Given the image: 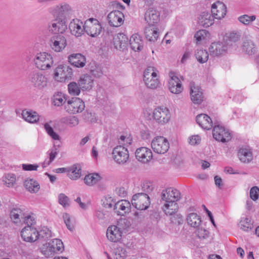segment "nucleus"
<instances>
[{
  "label": "nucleus",
  "mask_w": 259,
  "mask_h": 259,
  "mask_svg": "<svg viewBox=\"0 0 259 259\" xmlns=\"http://www.w3.org/2000/svg\"><path fill=\"white\" fill-rule=\"evenodd\" d=\"M132 205L138 210H145L150 204V197L146 193H138L133 195Z\"/></svg>",
  "instance_id": "nucleus-2"
},
{
  "label": "nucleus",
  "mask_w": 259,
  "mask_h": 259,
  "mask_svg": "<svg viewBox=\"0 0 259 259\" xmlns=\"http://www.w3.org/2000/svg\"><path fill=\"white\" fill-rule=\"evenodd\" d=\"M67 176L72 180H77L81 176V168L79 164H75L67 169Z\"/></svg>",
  "instance_id": "nucleus-39"
},
{
  "label": "nucleus",
  "mask_w": 259,
  "mask_h": 259,
  "mask_svg": "<svg viewBox=\"0 0 259 259\" xmlns=\"http://www.w3.org/2000/svg\"><path fill=\"white\" fill-rule=\"evenodd\" d=\"M59 203L64 207L69 206V198L63 193H61L58 196Z\"/></svg>",
  "instance_id": "nucleus-55"
},
{
  "label": "nucleus",
  "mask_w": 259,
  "mask_h": 259,
  "mask_svg": "<svg viewBox=\"0 0 259 259\" xmlns=\"http://www.w3.org/2000/svg\"><path fill=\"white\" fill-rule=\"evenodd\" d=\"M63 220L68 230L72 231L73 230L74 227L73 225L71 224L70 218L69 214L65 213L63 215Z\"/></svg>",
  "instance_id": "nucleus-58"
},
{
  "label": "nucleus",
  "mask_w": 259,
  "mask_h": 259,
  "mask_svg": "<svg viewBox=\"0 0 259 259\" xmlns=\"http://www.w3.org/2000/svg\"><path fill=\"white\" fill-rule=\"evenodd\" d=\"M69 93L73 96H77L80 92L81 88L75 82H71L68 85Z\"/></svg>",
  "instance_id": "nucleus-47"
},
{
  "label": "nucleus",
  "mask_w": 259,
  "mask_h": 259,
  "mask_svg": "<svg viewBox=\"0 0 259 259\" xmlns=\"http://www.w3.org/2000/svg\"><path fill=\"white\" fill-rule=\"evenodd\" d=\"M160 196L161 198L160 200V203H161L162 201H164L165 203H167L169 200H171L174 198V199L176 198H177V199H180L181 193L177 189L168 188L163 190Z\"/></svg>",
  "instance_id": "nucleus-16"
},
{
  "label": "nucleus",
  "mask_w": 259,
  "mask_h": 259,
  "mask_svg": "<svg viewBox=\"0 0 259 259\" xmlns=\"http://www.w3.org/2000/svg\"><path fill=\"white\" fill-rule=\"evenodd\" d=\"M82 118L84 121L88 123H93L96 121L94 114L88 111H85L82 114Z\"/></svg>",
  "instance_id": "nucleus-56"
},
{
  "label": "nucleus",
  "mask_w": 259,
  "mask_h": 259,
  "mask_svg": "<svg viewBox=\"0 0 259 259\" xmlns=\"http://www.w3.org/2000/svg\"><path fill=\"white\" fill-rule=\"evenodd\" d=\"M63 248V243L60 239H54L48 243V249L51 252H62Z\"/></svg>",
  "instance_id": "nucleus-37"
},
{
  "label": "nucleus",
  "mask_w": 259,
  "mask_h": 259,
  "mask_svg": "<svg viewBox=\"0 0 259 259\" xmlns=\"http://www.w3.org/2000/svg\"><path fill=\"white\" fill-rule=\"evenodd\" d=\"M180 199H172L168 202L165 203L162 207V210L167 215H172L178 210L179 207L176 202Z\"/></svg>",
  "instance_id": "nucleus-31"
},
{
  "label": "nucleus",
  "mask_w": 259,
  "mask_h": 259,
  "mask_svg": "<svg viewBox=\"0 0 259 259\" xmlns=\"http://www.w3.org/2000/svg\"><path fill=\"white\" fill-rule=\"evenodd\" d=\"M55 17V19L49 25V30L55 34L58 33L62 34L67 29L65 19L57 17Z\"/></svg>",
  "instance_id": "nucleus-13"
},
{
  "label": "nucleus",
  "mask_w": 259,
  "mask_h": 259,
  "mask_svg": "<svg viewBox=\"0 0 259 259\" xmlns=\"http://www.w3.org/2000/svg\"><path fill=\"white\" fill-rule=\"evenodd\" d=\"M114 210H116L118 215H123L124 213L131 211V204L126 200H121L117 202H114Z\"/></svg>",
  "instance_id": "nucleus-26"
},
{
  "label": "nucleus",
  "mask_w": 259,
  "mask_h": 259,
  "mask_svg": "<svg viewBox=\"0 0 259 259\" xmlns=\"http://www.w3.org/2000/svg\"><path fill=\"white\" fill-rule=\"evenodd\" d=\"M27 78L33 87L39 89L44 88L47 84V78L36 70L30 71Z\"/></svg>",
  "instance_id": "nucleus-4"
},
{
  "label": "nucleus",
  "mask_w": 259,
  "mask_h": 259,
  "mask_svg": "<svg viewBox=\"0 0 259 259\" xmlns=\"http://www.w3.org/2000/svg\"><path fill=\"white\" fill-rule=\"evenodd\" d=\"M127 36L123 33H118L113 38V43L116 49L124 51L127 49L128 44Z\"/></svg>",
  "instance_id": "nucleus-22"
},
{
  "label": "nucleus",
  "mask_w": 259,
  "mask_h": 259,
  "mask_svg": "<svg viewBox=\"0 0 259 259\" xmlns=\"http://www.w3.org/2000/svg\"><path fill=\"white\" fill-rule=\"evenodd\" d=\"M152 26L149 25V26L146 27L145 29L144 33L145 37L147 40L154 42L158 37L159 32L157 28L155 29Z\"/></svg>",
  "instance_id": "nucleus-38"
},
{
  "label": "nucleus",
  "mask_w": 259,
  "mask_h": 259,
  "mask_svg": "<svg viewBox=\"0 0 259 259\" xmlns=\"http://www.w3.org/2000/svg\"><path fill=\"white\" fill-rule=\"evenodd\" d=\"M157 76V73L154 71V68L149 66L144 72L143 79L145 81L147 78L148 79L152 77H156Z\"/></svg>",
  "instance_id": "nucleus-53"
},
{
  "label": "nucleus",
  "mask_w": 259,
  "mask_h": 259,
  "mask_svg": "<svg viewBox=\"0 0 259 259\" xmlns=\"http://www.w3.org/2000/svg\"><path fill=\"white\" fill-rule=\"evenodd\" d=\"M168 81V89L171 93L178 94L182 92L183 88L180 79L174 73L170 72Z\"/></svg>",
  "instance_id": "nucleus-19"
},
{
  "label": "nucleus",
  "mask_w": 259,
  "mask_h": 259,
  "mask_svg": "<svg viewBox=\"0 0 259 259\" xmlns=\"http://www.w3.org/2000/svg\"><path fill=\"white\" fill-rule=\"evenodd\" d=\"M73 75L72 68L66 65H59L54 72L55 78L61 82L71 79Z\"/></svg>",
  "instance_id": "nucleus-8"
},
{
  "label": "nucleus",
  "mask_w": 259,
  "mask_h": 259,
  "mask_svg": "<svg viewBox=\"0 0 259 259\" xmlns=\"http://www.w3.org/2000/svg\"><path fill=\"white\" fill-rule=\"evenodd\" d=\"M67 45L65 37L62 34H54L50 39V46L56 52H62Z\"/></svg>",
  "instance_id": "nucleus-12"
},
{
  "label": "nucleus",
  "mask_w": 259,
  "mask_h": 259,
  "mask_svg": "<svg viewBox=\"0 0 259 259\" xmlns=\"http://www.w3.org/2000/svg\"><path fill=\"white\" fill-rule=\"evenodd\" d=\"M50 12L54 16L64 19L72 13L71 7L66 3H61L58 5L51 8Z\"/></svg>",
  "instance_id": "nucleus-5"
},
{
  "label": "nucleus",
  "mask_w": 259,
  "mask_h": 259,
  "mask_svg": "<svg viewBox=\"0 0 259 259\" xmlns=\"http://www.w3.org/2000/svg\"><path fill=\"white\" fill-rule=\"evenodd\" d=\"M153 119L158 123L164 124L168 122L170 115L166 107H158L155 108L153 113Z\"/></svg>",
  "instance_id": "nucleus-11"
},
{
  "label": "nucleus",
  "mask_w": 259,
  "mask_h": 259,
  "mask_svg": "<svg viewBox=\"0 0 259 259\" xmlns=\"http://www.w3.org/2000/svg\"><path fill=\"white\" fill-rule=\"evenodd\" d=\"M88 69L95 77L100 78L103 75L102 67L95 61H92L88 64Z\"/></svg>",
  "instance_id": "nucleus-36"
},
{
  "label": "nucleus",
  "mask_w": 259,
  "mask_h": 259,
  "mask_svg": "<svg viewBox=\"0 0 259 259\" xmlns=\"http://www.w3.org/2000/svg\"><path fill=\"white\" fill-rule=\"evenodd\" d=\"M37 230L31 226H26L21 232V236L23 240L26 242H33L36 241Z\"/></svg>",
  "instance_id": "nucleus-21"
},
{
  "label": "nucleus",
  "mask_w": 259,
  "mask_h": 259,
  "mask_svg": "<svg viewBox=\"0 0 259 259\" xmlns=\"http://www.w3.org/2000/svg\"><path fill=\"white\" fill-rule=\"evenodd\" d=\"M242 48L243 51L248 55H254L257 50V48L254 42L249 39L243 40Z\"/></svg>",
  "instance_id": "nucleus-33"
},
{
  "label": "nucleus",
  "mask_w": 259,
  "mask_h": 259,
  "mask_svg": "<svg viewBox=\"0 0 259 259\" xmlns=\"http://www.w3.org/2000/svg\"><path fill=\"white\" fill-rule=\"evenodd\" d=\"M123 14L120 11L111 12L107 16L108 23L111 26L119 27L123 23Z\"/></svg>",
  "instance_id": "nucleus-18"
},
{
  "label": "nucleus",
  "mask_w": 259,
  "mask_h": 259,
  "mask_svg": "<svg viewBox=\"0 0 259 259\" xmlns=\"http://www.w3.org/2000/svg\"><path fill=\"white\" fill-rule=\"evenodd\" d=\"M259 188L256 186L252 187L250 190V197L253 200H256L258 198Z\"/></svg>",
  "instance_id": "nucleus-59"
},
{
  "label": "nucleus",
  "mask_w": 259,
  "mask_h": 259,
  "mask_svg": "<svg viewBox=\"0 0 259 259\" xmlns=\"http://www.w3.org/2000/svg\"><path fill=\"white\" fill-rule=\"evenodd\" d=\"M240 160L244 163H249L252 160V154L250 149L247 147H242L238 152Z\"/></svg>",
  "instance_id": "nucleus-32"
},
{
  "label": "nucleus",
  "mask_w": 259,
  "mask_h": 259,
  "mask_svg": "<svg viewBox=\"0 0 259 259\" xmlns=\"http://www.w3.org/2000/svg\"><path fill=\"white\" fill-rule=\"evenodd\" d=\"M229 40L230 41L236 42L240 38V35L237 32H231L229 36Z\"/></svg>",
  "instance_id": "nucleus-64"
},
{
  "label": "nucleus",
  "mask_w": 259,
  "mask_h": 259,
  "mask_svg": "<svg viewBox=\"0 0 259 259\" xmlns=\"http://www.w3.org/2000/svg\"><path fill=\"white\" fill-rule=\"evenodd\" d=\"M85 105L84 102L79 98H72L68 100L65 105L66 111L70 114H76L81 112L84 109Z\"/></svg>",
  "instance_id": "nucleus-6"
},
{
  "label": "nucleus",
  "mask_w": 259,
  "mask_h": 259,
  "mask_svg": "<svg viewBox=\"0 0 259 259\" xmlns=\"http://www.w3.org/2000/svg\"><path fill=\"white\" fill-rule=\"evenodd\" d=\"M101 179V177L97 173L89 174L84 177V182L89 186H93L97 183Z\"/></svg>",
  "instance_id": "nucleus-43"
},
{
  "label": "nucleus",
  "mask_w": 259,
  "mask_h": 259,
  "mask_svg": "<svg viewBox=\"0 0 259 259\" xmlns=\"http://www.w3.org/2000/svg\"><path fill=\"white\" fill-rule=\"evenodd\" d=\"M52 237V233L47 227H44L39 231L37 230L36 236H35L36 241L39 240L41 242L47 241Z\"/></svg>",
  "instance_id": "nucleus-40"
},
{
  "label": "nucleus",
  "mask_w": 259,
  "mask_h": 259,
  "mask_svg": "<svg viewBox=\"0 0 259 259\" xmlns=\"http://www.w3.org/2000/svg\"><path fill=\"white\" fill-rule=\"evenodd\" d=\"M24 185L26 189L31 193H36L40 188L38 182L31 179L26 180Z\"/></svg>",
  "instance_id": "nucleus-42"
},
{
  "label": "nucleus",
  "mask_w": 259,
  "mask_h": 259,
  "mask_svg": "<svg viewBox=\"0 0 259 259\" xmlns=\"http://www.w3.org/2000/svg\"><path fill=\"white\" fill-rule=\"evenodd\" d=\"M45 129L47 134L55 140H60L61 138L59 135L54 132L53 127L48 123H46L44 125Z\"/></svg>",
  "instance_id": "nucleus-50"
},
{
  "label": "nucleus",
  "mask_w": 259,
  "mask_h": 259,
  "mask_svg": "<svg viewBox=\"0 0 259 259\" xmlns=\"http://www.w3.org/2000/svg\"><path fill=\"white\" fill-rule=\"evenodd\" d=\"M54 105L60 106L66 103L68 101L67 95L58 92L54 95Z\"/></svg>",
  "instance_id": "nucleus-45"
},
{
  "label": "nucleus",
  "mask_w": 259,
  "mask_h": 259,
  "mask_svg": "<svg viewBox=\"0 0 259 259\" xmlns=\"http://www.w3.org/2000/svg\"><path fill=\"white\" fill-rule=\"evenodd\" d=\"M207 33L208 32L205 30H199L195 33L194 37L197 42L200 41L205 38Z\"/></svg>",
  "instance_id": "nucleus-57"
},
{
  "label": "nucleus",
  "mask_w": 259,
  "mask_h": 259,
  "mask_svg": "<svg viewBox=\"0 0 259 259\" xmlns=\"http://www.w3.org/2000/svg\"><path fill=\"white\" fill-rule=\"evenodd\" d=\"M21 217L22 218L24 217V214L22 213V211L20 208H14L10 213L11 218L14 220V222H18L19 219V217Z\"/></svg>",
  "instance_id": "nucleus-51"
},
{
  "label": "nucleus",
  "mask_w": 259,
  "mask_h": 259,
  "mask_svg": "<svg viewBox=\"0 0 259 259\" xmlns=\"http://www.w3.org/2000/svg\"><path fill=\"white\" fill-rule=\"evenodd\" d=\"M240 225L241 229L246 232L251 230L253 227V225L251 223L250 220L246 218L241 219L240 222Z\"/></svg>",
  "instance_id": "nucleus-49"
},
{
  "label": "nucleus",
  "mask_w": 259,
  "mask_h": 259,
  "mask_svg": "<svg viewBox=\"0 0 259 259\" xmlns=\"http://www.w3.org/2000/svg\"><path fill=\"white\" fill-rule=\"evenodd\" d=\"M22 116L23 118L26 121L30 123H36L39 121V115L33 110H26L22 111Z\"/></svg>",
  "instance_id": "nucleus-35"
},
{
  "label": "nucleus",
  "mask_w": 259,
  "mask_h": 259,
  "mask_svg": "<svg viewBox=\"0 0 259 259\" xmlns=\"http://www.w3.org/2000/svg\"><path fill=\"white\" fill-rule=\"evenodd\" d=\"M6 183L8 185V187L13 186L16 181L15 176L12 174H8L6 176Z\"/></svg>",
  "instance_id": "nucleus-61"
},
{
  "label": "nucleus",
  "mask_w": 259,
  "mask_h": 259,
  "mask_svg": "<svg viewBox=\"0 0 259 259\" xmlns=\"http://www.w3.org/2000/svg\"><path fill=\"white\" fill-rule=\"evenodd\" d=\"M195 233L200 239H205L209 236V231L202 227H197Z\"/></svg>",
  "instance_id": "nucleus-54"
},
{
  "label": "nucleus",
  "mask_w": 259,
  "mask_h": 259,
  "mask_svg": "<svg viewBox=\"0 0 259 259\" xmlns=\"http://www.w3.org/2000/svg\"><path fill=\"white\" fill-rule=\"evenodd\" d=\"M198 23L204 27H208L214 23V17L208 12H203L199 17Z\"/></svg>",
  "instance_id": "nucleus-30"
},
{
  "label": "nucleus",
  "mask_w": 259,
  "mask_h": 259,
  "mask_svg": "<svg viewBox=\"0 0 259 259\" xmlns=\"http://www.w3.org/2000/svg\"><path fill=\"white\" fill-rule=\"evenodd\" d=\"M60 121L61 123L67 124L70 127H74L79 123L78 118L75 116H69L62 117L60 119Z\"/></svg>",
  "instance_id": "nucleus-44"
},
{
  "label": "nucleus",
  "mask_w": 259,
  "mask_h": 259,
  "mask_svg": "<svg viewBox=\"0 0 259 259\" xmlns=\"http://www.w3.org/2000/svg\"><path fill=\"white\" fill-rule=\"evenodd\" d=\"M211 12L214 18L221 19L226 15L227 7L223 3L217 1L212 5Z\"/></svg>",
  "instance_id": "nucleus-15"
},
{
  "label": "nucleus",
  "mask_w": 259,
  "mask_h": 259,
  "mask_svg": "<svg viewBox=\"0 0 259 259\" xmlns=\"http://www.w3.org/2000/svg\"><path fill=\"white\" fill-rule=\"evenodd\" d=\"M171 222L175 224H181L183 222L182 215L180 214H173L171 215Z\"/></svg>",
  "instance_id": "nucleus-60"
},
{
  "label": "nucleus",
  "mask_w": 259,
  "mask_h": 259,
  "mask_svg": "<svg viewBox=\"0 0 259 259\" xmlns=\"http://www.w3.org/2000/svg\"><path fill=\"white\" fill-rule=\"evenodd\" d=\"M84 29L88 35L95 37L101 33L102 27L97 19L92 18L84 22Z\"/></svg>",
  "instance_id": "nucleus-3"
},
{
  "label": "nucleus",
  "mask_w": 259,
  "mask_h": 259,
  "mask_svg": "<svg viewBox=\"0 0 259 259\" xmlns=\"http://www.w3.org/2000/svg\"><path fill=\"white\" fill-rule=\"evenodd\" d=\"M128 42L132 49L135 51H140L143 48V41L138 34L133 35Z\"/></svg>",
  "instance_id": "nucleus-34"
},
{
  "label": "nucleus",
  "mask_w": 259,
  "mask_h": 259,
  "mask_svg": "<svg viewBox=\"0 0 259 259\" xmlns=\"http://www.w3.org/2000/svg\"><path fill=\"white\" fill-rule=\"evenodd\" d=\"M69 28L72 35L76 37L81 36L83 32H85L84 29V25L82 22L79 19H73L69 25Z\"/></svg>",
  "instance_id": "nucleus-23"
},
{
  "label": "nucleus",
  "mask_w": 259,
  "mask_h": 259,
  "mask_svg": "<svg viewBox=\"0 0 259 259\" xmlns=\"http://www.w3.org/2000/svg\"><path fill=\"white\" fill-rule=\"evenodd\" d=\"M160 19V14L155 9L149 8L145 14V20L149 25H153L157 23Z\"/></svg>",
  "instance_id": "nucleus-25"
},
{
  "label": "nucleus",
  "mask_w": 259,
  "mask_h": 259,
  "mask_svg": "<svg viewBox=\"0 0 259 259\" xmlns=\"http://www.w3.org/2000/svg\"><path fill=\"white\" fill-rule=\"evenodd\" d=\"M22 167L25 171L36 170L38 167V165L37 164H22Z\"/></svg>",
  "instance_id": "nucleus-63"
},
{
  "label": "nucleus",
  "mask_w": 259,
  "mask_h": 259,
  "mask_svg": "<svg viewBox=\"0 0 259 259\" xmlns=\"http://www.w3.org/2000/svg\"><path fill=\"white\" fill-rule=\"evenodd\" d=\"M151 147L155 152L163 154L168 151L169 148V144L166 138L162 136H159L154 138L152 140Z\"/></svg>",
  "instance_id": "nucleus-7"
},
{
  "label": "nucleus",
  "mask_w": 259,
  "mask_h": 259,
  "mask_svg": "<svg viewBox=\"0 0 259 259\" xmlns=\"http://www.w3.org/2000/svg\"><path fill=\"white\" fill-rule=\"evenodd\" d=\"M197 61L200 63L206 62L208 59V53L206 50H198L195 54Z\"/></svg>",
  "instance_id": "nucleus-46"
},
{
  "label": "nucleus",
  "mask_w": 259,
  "mask_h": 259,
  "mask_svg": "<svg viewBox=\"0 0 259 259\" xmlns=\"http://www.w3.org/2000/svg\"><path fill=\"white\" fill-rule=\"evenodd\" d=\"M212 135L217 141L223 143L228 142L231 139V134L229 130L224 126L216 124L215 122L212 131Z\"/></svg>",
  "instance_id": "nucleus-9"
},
{
  "label": "nucleus",
  "mask_w": 259,
  "mask_h": 259,
  "mask_svg": "<svg viewBox=\"0 0 259 259\" xmlns=\"http://www.w3.org/2000/svg\"><path fill=\"white\" fill-rule=\"evenodd\" d=\"M255 15L249 16L245 14L239 17L238 20L240 23L244 25H248L251 22L255 20Z\"/></svg>",
  "instance_id": "nucleus-52"
},
{
  "label": "nucleus",
  "mask_w": 259,
  "mask_h": 259,
  "mask_svg": "<svg viewBox=\"0 0 259 259\" xmlns=\"http://www.w3.org/2000/svg\"><path fill=\"white\" fill-rule=\"evenodd\" d=\"M196 121L200 126L204 130H209L213 126L212 119L205 114L198 115L196 117Z\"/></svg>",
  "instance_id": "nucleus-28"
},
{
  "label": "nucleus",
  "mask_w": 259,
  "mask_h": 259,
  "mask_svg": "<svg viewBox=\"0 0 259 259\" xmlns=\"http://www.w3.org/2000/svg\"><path fill=\"white\" fill-rule=\"evenodd\" d=\"M228 50V44L226 41L213 42L209 48L210 55L219 56L225 53Z\"/></svg>",
  "instance_id": "nucleus-20"
},
{
  "label": "nucleus",
  "mask_w": 259,
  "mask_h": 259,
  "mask_svg": "<svg viewBox=\"0 0 259 259\" xmlns=\"http://www.w3.org/2000/svg\"><path fill=\"white\" fill-rule=\"evenodd\" d=\"M135 156L139 161L144 163L148 162L153 158L151 150L145 147L138 148L135 152Z\"/></svg>",
  "instance_id": "nucleus-17"
},
{
  "label": "nucleus",
  "mask_w": 259,
  "mask_h": 259,
  "mask_svg": "<svg viewBox=\"0 0 259 259\" xmlns=\"http://www.w3.org/2000/svg\"><path fill=\"white\" fill-rule=\"evenodd\" d=\"M190 89L191 99L193 103L200 104L203 100V95L202 89L198 86H196L195 82L191 81L189 83Z\"/></svg>",
  "instance_id": "nucleus-14"
},
{
  "label": "nucleus",
  "mask_w": 259,
  "mask_h": 259,
  "mask_svg": "<svg viewBox=\"0 0 259 259\" xmlns=\"http://www.w3.org/2000/svg\"><path fill=\"white\" fill-rule=\"evenodd\" d=\"M68 59L72 65L77 68L84 67L86 63L85 56L80 53L72 54L68 56Z\"/></svg>",
  "instance_id": "nucleus-24"
},
{
  "label": "nucleus",
  "mask_w": 259,
  "mask_h": 259,
  "mask_svg": "<svg viewBox=\"0 0 259 259\" xmlns=\"http://www.w3.org/2000/svg\"><path fill=\"white\" fill-rule=\"evenodd\" d=\"M113 157L115 161L120 164H124L129 159L127 149L122 146H117L112 151Z\"/></svg>",
  "instance_id": "nucleus-10"
},
{
  "label": "nucleus",
  "mask_w": 259,
  "mask_h": 259,
  "mask_svg": "<svg viewBox=\"0 0 259 259\" xmlns=\"http://www.w3.org/2000/svg\"><path fill=\"white\" fill-rule=\"evenodd\" d=\"M146 86L151 89H155L159 85V81L157 76L156 77H152L144 81Z\"/></svg>",
  "instance_id": "nucleus-48"
},
{
  "label": "nucleus",
  "mask_w": 259,
  "mask_h": 259,
  "mask_svg": "<svg viewBox=\"0 0 259 259\" xmlns=\"http://www.w3.org/2000/svg\"><path fill=\"white\" fill-rule=\"evenodd\" d=\"M34 62L37 68L46 70L51 68L53 64V60L50 54L42 52L36 55Z\"/></svg>",
  "instance_id": "nucleus-1"
},
{
  "label": "nucleus",
  "mask_w": 259,
  "mask_h": 259,
  "mask_svg": "<svg viewBox=\"0 0 259 259\" xmlns=\"http://www.w3.org/2000/svg\"><path fill=\"white\" fill-rule=\"evenodd\" d=\"M122 232L116 226L112 225L109 227L107 230L106 236L112 242H117L121 238Z\"/></svg>",
  "instance_id": "nucleus-27"
},
{
  "label": "nucleus",
  "mask_w": 259,
  "mask_h": 259,
  "mask_svg": "<svg viewBox=\"0 0 259 259\" xmlns=\"http://www.w3.org/2000/svg\"><path fill=\"white\" fill-rule=\"evenodd\" d=\"M187 221L189 225L194 228L198 227L201 222L200 217L194 212L191 213L187 216Z\"/></svg>",
  "instance_id": "nucleus-41"
},
{
  "label": "nucleus",
  "mask_w": 259,
  "mask_h": 259,
  "mask_svg": "<svg viewBox=\"0 0 259 259\" xmlns=\"http://www.w3.org/2000/svg\"><path fill=\"white\" fill-rule=\"evenodd\" d=\"M114 202H115L113 201L111 197H106L103 200V205L106 208H111L113 206H114Z\"/></svg>",
  "instance_id": "nucleus-62"
},
{
  "label": "nucleus",
  "mask_w": 259,
  "mask_h": 259,
  "mask_svg": "<svg viewBox=\"0 0 259 259\" xmlns=\"http://www.w3.org/2000/svg\"><path fill=\"white\" fill-rule=\"evenodd\" d=\"M93 81L91 75L84 74L80 76L78 84L82 91L90 90L93 87Z\"/></svg>",
  "instance_id": "nucleus-29"
}]
</instances>
